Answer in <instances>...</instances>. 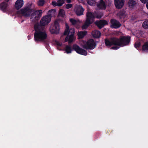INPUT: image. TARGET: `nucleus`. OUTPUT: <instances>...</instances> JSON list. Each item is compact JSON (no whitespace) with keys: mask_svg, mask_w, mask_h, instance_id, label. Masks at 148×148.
Returning a JSON list of instances; mask_svg holds the SVG:
<instances>
[{"mask_svg":"<svg viewBox=\"0 0 148 148\" xmlns=\"http://www.w3.org/2000/svg\"><path fill=\"white\" fill-rule=\"evenodd\" d=\"M73 49L77 53L84 56L87 55V53L86 51L81 48L77 45H74L73 46Z\"/></svg>","mask_w":148,"mask_h":148,"instance_id":"nucleus-9","label":"nucleus"},{"mask_svg":"<svg viewBox=\"0 0 148 148\" xmlns=\"http://www.w3.org/2000/svg\"><path fill=\"white\" fill-rule=\"evenodd\" d=\"M79 45L82 47L86 49H92L96 46L95 43L92 39H90L87 42L82 40L80 42Z\"/></svg>","mask_w":148,"mask_h":148,"instance_id":"nucleus-6","label":"nucleus"},{"mask_svg":"<svg viewBox=\"0 0 148 148\" xmlns=\"http://www.w3.org/2000/svg\"><path fill=\"white\" fill-rule=\"evenodd\" d=\"M107 3L103 0H101L100 2L97 4V7L101 9L105 10L107 6Z\"/></svg>","mask_w":148,"mask_h":148,"instance_id":"nucleus-16","label":"nucleus"},{"mask_svg":"<svg viewBox=\"0 0 148 148\" xmlns=\"http://www.w3.org/2000/svg\"><path fill=\"white\" fill-rule=\"evenodd\" d=\"M140 45V42H136L135 45V48H137V49L139 47Z\"/></svg>","mask_w":148,"mask_h":148,"instance_id":"nucleus-30","label":"nucleus"},{"mask_svg":"<svg viewBox=\"0 0 148 148\" xmlns=\"http://www.w3.org/2000/svg\"><path fill=\"white\" fill-rule=\"evenodd\" d=\"M124 0H115V5L116 8L120 9L122 8L124 4Z\"/></svg>","mask_w":148,"mask_h":148,"instance_id":"nucleus-13","label":"nucleus"},{"mask_svg":"<svg viewBox=\"0 0 148 148\" xmlns=\"http://www.w3.org/2000/svg\"><path fill=\"white\" fill-rule=\"evenodd\" d=\"M143 50L148 52V42H145L143 46Z\"/></svg>","mask_w":148,"mask_h":148,"instance_id":"nucleus-22","label":"nucleus"},{"mask_svg":"<svg viewBox=\"0 0 148 148\" xmlns=\"http://www.w3.org/2000/svg\"><path fill=\"white\" fill-rule=\"evenodd\" d=\"M65 50L67 53H71L72 49L70 46L67 45L66 47Z\"/></svg>","mask_w":148,"mask_h":148,"instance_id":"nucleus-21","label":"nucleus"},{"mask_svg":"<svg viewBox=\"0 0 148 148\" xmlns=\"http://www.w3.org/2000/svg\"><path fill=\"white\" fill-rule=\"evenodd\" d=\"M86 16V21L82 27L83 29H86L90 24L94 21V19L95 17L97 18H101L103 14L102 13H101L99 14V15L96 16L90 12H88Z\"/></svg>","mask_w":148,"mask_h":148,"instance_id":"nucleus-3","label":"nucleus"},{"mask_svg":"<svg viewBox=\"0 0 148 148\" xmlns=\"http://www.w3.org/2000/svg\"><path fill=\"white\" fill-rule=\"evenodd\" d=\"M5 0L6 1H9V0Z\"/></svg>","mask_w":148,"mask_h":148,"instance_id":"nucleus-38","label":"nucleus"},{"mask_svg":"<svg viewBox=\"0 0 148 148\" xmlns=\"http://www.w3.org/2000/svg\"><path fill=\"white\" fill-rule=\"evenodd\" d=\"M44 3V0H40L38 3V5L39 6H42Z\"/></svg>","mask_w":148,"mask_h":148,"instance_id":"nucleus-29","label":"nucleus"},{"mask_svg":"<svg viewBox=\"0 0 148 148\" xmlns=\"http://www.w3.org/2000/svg\"><path fill=\"white\" fill-rule=\"evenodd\" d=\"M111 27L112 28H117L121 26V24L119 21L115 19H111Z\"/></svg>","mask_w":148,"mask_h":148,"instance_id":"nucleus-12","label":"nucleus"},{"mask_svg":"<svg viewBox=\"0 0 148 148\" xmlns=\"http://www.w3.org/2000/svg\"><path fill=\"white\" fill-rule=\"evenodd\" d=\"M35 32L34 34V40L36 41H43L46 39L47 34L45 31L38 24L34 26Z\"/></svg>","mask_w":148,"mask_h":148,"instance_id":"nucleus-2","label":"nucleus"},{"mask_svg":"<svg viewBox=\"0 0 148 148\" xmlns=\"http://www.w3.org/2000/svg\"><path fill=\"white\" fill-rule=\"evenodd\" d=\"M24 5L23 0H17L15 4V7L16 9L18 10L22 8Z\"/></svg>","mask_w":148,"mask_h":148,"instance_id":"nucleus-14","label":"nucleus"},{"mask_svg":"<svg viewBox=\"0 0 148 148\" xmlns=\"http://www.w3.org/2000/svg\"><path fill=\"white\" fill-rule=\"evenodd\" d=\"M148 0H140L143 3H145Z\"/></svg>","mask_w":148,"mask_h":148,"instance_id":"nucleus-34","label":"nucleus"},{"mask_svg":"<svg viewBox=\"0 0 148 148\" xmlns=\"http://www.w3.org/2000/svg\"><path fill=\"white\" fill-rule=\"evenodd\" d=\"M55 43L56 45H57L59 47H62V44L58 41H56Z\"/></svg>","mask_w":148,"mask_h":148,"instance_id":"nucleus-32","label":"nucleus"},{"mask_svg":"<svg viewBox=\"0 0 148 148\" xmlns=\"http://www.w3.org/2000/svg\"><path fill=\"white\" fill-rule=\"evenodd\" d=\"M86 32L83 31L78 32L77 34L79 38H82L86 35Z\"/></svg>","mask_w":148,"mask_h":148,"instance_id":"nucleus-20","label":"nucleus"},{"mask_svg":"<svg viewBox=\"0 0 148 148\" xmlns=\"http://www.w3.org/2000/svg\"><path fill=\"white\" fill-rule=\"evenodd\" d=\"M72 5L71 4H68L66 5V7L67 9H69L72 7Z\"/></svg>","mask_w":148,"mask_h":148,"instance_id":"nucleus-33","label":"nucleus"},{"mask_svg":"<svg viewBox=\"0 0 148 148\" xmlns=\"http://www.w3.org/2000/svg\"><path fill=\"white\" fill-rule=\"evenodd\" d=\"M66 29L64 32V35H67L65 41H68L69 43L72 42L74 39V34L75 32L74 28H69V27L66 23H65Z\"/></svg>","mask_w":148,"mask_h":148,"instance_id":"nucleus-4","label":"nucleus"},{"mask_svg":"<svg viewBox=\"0 0 148 148\" xmlns=\"http://www.w3.org/2000/svg\"><path fill=\"white\" fill-rule=\"evenodd\" d=\"M146 6L147 9H148V2L146 4Z\"/></svg>","mask_w":148,"mask_h":148,"instance_id":"nucleus-36","label":"nucleus"},{"mask_svg":"<svg viewBox=\"0 0 148 148\" xmlns=\"http://www.w3.org/2000/svg\"><path fill=\"white\" fill-rule=\"evenodd\" d=\"M59 49V50H60V49Z\"/></svg>","mask_w":148,"mask_h":148,"instance_id":"nucleus-39","label":"nucleus"},{"mask_svg":"<svg viewBox=\"0 0 148 148\" xmlns=\"http://www.w3.org/2000/svg\"><path fill=\"white\" fill-rule=\"evenodd\" d=\"M84 11L83 8L80 5L76 6L75 9V11L78 16H80L83 14Z\"/></svg>","mask_w":148,"mask_h":148,"instance_id":"nucleus-11","label":"nucleus"},{"mask_svg":"<svg viewBox=\"0 0 148 148\" xmlns=\"http://www.w3.org/2000/svg\"><path fill=\"white\" fill-rule=\"evenodd\" d=\"M130 41V37L129 36H123L120 39L116 38H111L110 40H106L105 44L107 47H110L112 45H117L112 48L114 50H117L120 47H123L128 45Z\"/></svg>","mask_w":148,"mask_h":148,"instance_id":"nucleus-1","label":"nucleus"},{"mask_svg":"<svg viewBox=\"0 0 148 148\" xmlns=\"http://www.w3.org/2000/svg\"><path fill=\"white\" fill-rule=\"evenodd\" d=\"M96 25L99 28H101L105 25L108 24V22L105 20H101L95 22Z\"/></svg>","mask_w":148,"mask_h":148,"instance_id":"nucleus-15","label":"nucleus"},{"mask_svg":"<svg viewBox=\"0 0 148 148\" xmlns=\"http://www.w3.org/2000/svg\"><path fill=\"white\" fill-rule=\"evenodd\" d=\"M57 2L59 6H62L64 3V0H58Z\"/></svg>","mask_w":148,"mask_h":148,"instance_id":"nucleus-28","label":"nucleus"},{"mask_svg":"<svg viewBox=\"0 0 148 148\" xmlns=\"http://www.w3.org/2000/svg\"><path fill=\"white\" fill-rule=\"evenodd\" d=\"M51 4L54 6H59L58 5V2H56V1H53L52 3Z\"/></svg>","mask_w":148,"mask_h":148,"instance_id":"nucleus-31","label":"nucleus"},{"mask_svg":"<svg viewBox=\"0 0 148 148\" xmlns=\"http://www.w3.org/2000/svg\"><path fill=\"white\" fill-rule=\"evenodd\" d=\"M42 13V10L35 11L31 14V19L32 21L37 20L41 16Z\"/></svg>","mask_w":148,"mask_h":148,"instance_id":"nucleus-10","label":"nucleus"},{"mask_svg":"<svg viewBox=\"0 0 148 148\" xmlns=\"http://www.w3.org/2000/svg\"><path fill=\"white\" fill-rule=\"evenodd\" d=\"M32 5V3H29L27 6H26L18 11L17 12V14L19 16L27 17L29 16L32 11V10L30 8Z\"/></svg>","mask_w":148,"mask_h":148,"instance_id":"nucleus-5","label":"nucleus"},{"mask_svg":"<svg viewBox=\"0 0 148 148\" xmlns=\"http://www.w3.org/2000/svg\"><path fill=\"white\" fill-rule=\"evenodd\" d=\"M142 26L144 28H148V20L145 21L143 22Z\"/></svg>","mask_w":148,"mask_h":148,"instance_id":"nucleus-25","label":"nucleus"},{"mask_svg":"<svg viewBox=\"0 0 148 148\" xmlns=\"http://www.w3.org/2000/svg\"><path fill=\"white\" fill-rule=\"evenodd\" d=\"M136 3V2L134 0H130L129 2V5L130 8L134 6Z\"/></svg>","mask_w":148,"mask_h":148,"instance_id":"nucleus-24","label":"nucleus"},{"mask_svg":"<svg viewBox=\"0 0 148 148\" xmlns=\"http://www.w3.org/2000/svg\"><path fill=\"white\" fill-rule=\"evenodd\" d=\"M92 34L93 37L95 38H99L100 37L101 35L100 32L97 30L93 31L92 32Z\"/></svg>","mask_w":148,"mask_h":148,"instance_id":"nucleus-19","label":"nucleus"},{"mask_svg":"<svg viewBox=\"0 0 148 148\" xmlns=\"http://www.w3.org/2000/svg\"><path fill=\"white\" fill-rule=\"evenodd\" d=\"M67 2L68 3H69L71 2V0H66Z\"/></svg>","mask_w":148,"mask_h":148,"instance_id":"nucleus-35","label":"nucleus"},{"mask_svg":"<svg viewBox=\"0 0 148 148\" xmlns=\"http://www.w3.org/2000/svg\"><path fill=\"white\" fill-rule=\"evenodd\" d=\"M49 30L52 34H58L60 30L59 23L57 21H55L53 25H51Z\"/></svg>","mask_w":148,"mask_h":148,"instance_id":"nucleus-7","label":"nucleus"},{"mask_svg":"<svg viewBox=\"0 0 148 148\" xmlns=\"http://www.w3.org/2000/svg\"><path fill=\"white\" fill-rule=\"evenodd\" d=\"M87 3L90 5H93L95 3V0H87Z\"/></svg>","mask_w":148,"mask_h":148,"instance_id":"nucleus-27","label":"nucleus"},{"mask_svg":"<svg viewBox=\"0 0 148 148\" xmlns=\"http://www.w3.org/2000/svg\"><path fill=\"white\" fill-rule=\"evenodd\" d=\"M30 36H28V38L29 40L30 39Z\"/></svg>","mask_w":148,"mask_h":148,"instance_id":"nucleus-37","label":"nucleus"},{"mask_svg":"<svg viewBox=\"0 0 148 148\" xmlns=\"http://www.w3.org/2000/svg\"><path fill=\"white\" fill-rule=\"evenodd\" d=\"M59 15L62 17H64L65 16V12L63 9H60L59 12Z\"/></svg>","mask_w":148,"mask_h":148,"instance_id":"nucleus-23","label":"nucleus"},{"mask_svg":"<svg viewBox=\"0 0 148 148\" xmlns=\"http://www.w3.org/2000/svg\"><path fill=\"white\" fill-rule=\"evenodd\" d=\"M70 21L71 24L76 27L79 26L81 21L77 19L70 18Z\"/></svg>","mask_w":148,"mask_h":148,"instance_id":"nucleus-17","label":"nucleus"},{"mask_svg":"<svg viewBox=\"0 0 148 148\" xmlns=\"http://www.w3.org/2000/svg\"><path fill=\"white\" fill-rule=\"evenodd\" d=\"M7 4L6 3H3L0 4V9L2 11L5 12L7 9Z\"/></svg>","mask_w":148,"mask_h":148,"instance_id":"nucleus-18","label":"nucleus"},{"mask_svg":"<svg viewBox=\"0 0 148 148\" xmlns=\"http://www.w3.org/2000/svg\"><path fill=\"white\" fill-rule=\"evenodd\" d=\"M51 17L49 15H46L41 18L40 23L41 25L45 26L48 24L51 21Z\"/></svg>","mask_w":148,"mask_h":148,"instance_id":"nucleus-8","label":"nucleus"},{"mask_svg":"<svg viewBox=\"0 0 148 148\" xmlns=\"http://www.w3.org/2000/svg\"><path fill=\"white\" fill-rule=\"evenodd\" d=\"M49 15L51 17L52 16H54L56 13V10H49Z\"/></svg>","mask_w":148,"mask_h":148,"instance_id":"nucleus-26","label":"nucleus"}]
</instances>
